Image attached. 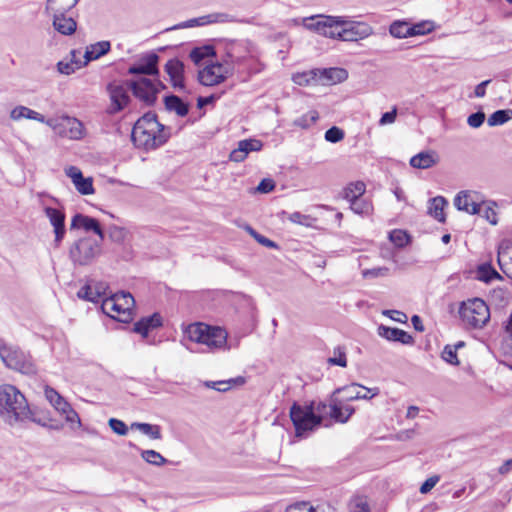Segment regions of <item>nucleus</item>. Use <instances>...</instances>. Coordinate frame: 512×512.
I'll list each match as a JSON object with an SVG mask.
<instances>
[{
	"label": "nucleus",
	"instance_id": "f257e3e1",
	"mask_svg": "<svg viewBox=\"0 0 512 512\" xmlns=\"http://www.w3.org/2000/svg\"><path fill=\"white\" fill-rule=\"evenodd\" d=\"M170 127L161 124L156 114L148 112L134 124L131 139L133 144L145 151L164 145L171 136Z\"/></svg>",
	"mask_w": 512,
	"mask_h": 512
},
{
	"label": "nucleus",
	"instance_id": "f03ea898",
	"mask_svg": "<svg viewBox=\"0 0 512 512\" xmlns=\"http://www.w3.org/2000/svg\"><path fill=\"white\" fill-rule=\"evenodd\" d=\"M29 409L25 396L12 385L0 386V417L9 425H16L30 419Z\"/></svg>",
	"mask_w": 512,
	"mask_h": 512
},
{
	"label": "nucleus",
	"instance_id": "7ed1b4c3",
	"mask_svg": "<svg viewBox=\"0 0 512 512\" xmlns=\"http://www.w3.org/2000/svg\"><path fill=\"white\" fill-rule=\"evenodd\" d=\"M185 335L190 341L205 346L204 352L221 349L227 343V332L224 329L203 323L190 324L185 330Z\"/></svg>",
	"mask_w": 512,
	"mask_h": 512
},
{
	"label": "nucleus",
	"instance_id": "20e7f679",
	"mask_svg": "<svg viewBox=\"0 0 512 512\" xmlns=\"http://www.w3.org/2000/svg\"><path fill=\"white\" fill-rule=\"evenodd\" d=\"M0 358L8 368L22 374L34 375L37 372L36 365L29 353L3 339H0Z\"/></svg>",
	"mask_w": 512,
	"mask_h": 512
},
{
	"label": "nucleus",
	"instance_id": "39448f33",
	"mask_svg": "<svg viewBox=\"0 0 512 512\" xmlns=\"http://www.w3.org/2000/svg\"><path fill=\"white\" fill-rule=\"evenodd\" d=\"M135 300L130 293L120 292L102 301L101 309L107 316L119 322L128 323L132 320Z\"/></svg>",
	"mask_w": 512,
	"mask_h": 512
},
{
	"label": "nucleus",
	"instance_id": "423d86ee",
	"mask_svg": "<svg viewBox=\"0 0 512 512\" xmlns=\"http://www.w3.org/2000/svg\"><path fill=\"white\" fill-rule=\"evenodd\" d=\"M459 314L464 324L472 328H482L490 319L489 307L480 298L464 301Z\"/></svg>",
	"mask_w": 512,
	"mask_h": 512
},
{
	"label": "nucleus",
	"instance_id": "0eeeda50",
	"mask_svg": "<svg viewBox=\"0 0 512 512\" xmlns=\"http://www.w3.org/2000/svg\"><path fill=\"white\" fill-rule=\"evenodd\" d=\"M342 22V16L318 14L304 17L302 19V26L324 37L336 39L339 23Z\"/></svg>",
	"mask_w": 512,
	"mask_h": 512
},
{
	"label": "nucleus",
	"instance_id": "6e6552de",
	"mask_svg": "<svg viewBox=\"0 0 512 512\" xmlns=\"http://www.w3.org/2000/svg\"><path fill=\"white\" fill-rule=\"evenodd\" d=\"M100 239L83 237L76 241L70 248V258L79 265L90 264L101 253Z\"/></svg>",
	"mask_w": 512,
	"mask_h": 512
},
{
	"label": "nucleus",
	"instance_id": "1a4fd4ad",
	"mask_svg": "<svg viewBox=\"0 0 512 512\" xmlns=\"http://www.w3.org/2000/svg\"><path fill=\"white\" fill-rule=\"evenodd\" d=\"M46 125L52 128L60 137L70 140H81L86 134L84 124L77 118L67 115L59 118H49Z\"/></svg>",
	"mask_w": 512,
	"mask_h": 512
},
{
	"label": "nucleus",
	"instance_id": "9d476101",
	"mask_svg": "<svg viewBox=\"0 0 512 512\" xmlns=\"http://www.w3.org/2000/svg\"><path fill=\"white\" fill-rule=\"evenodd\" d=\"M290 418L295 427L296 436L303 437L306 432L321 424V417L314 414L312 407L294 403L290 409Z\"/></svg>",
	"mask_w": 512,
	"mask_h": 512
},
{
	"label": "nucleus",
	"instance_id": "9b49d317",
	"mask_svg": "<svg viewBox=\"0 0 512 512\" xmlns=\"http://www.w3.org/2000/svg\"><path fill=\"white\" fill-rule=\"evenodd\" d=\"M129 86L133 95L148 106L155 103L157 94L165 88L160 80L146 77L129 81Z\"/></svg>",
	"mask_w": 512,
	"mask_h": 512
},
{
	"label": "nucleus",
	"instance_id": "f8f14e48",
	"mask_svg": "<svg viewBox=\"0 0 512 512\" xmlns=\"http://www.w3.org/2000/svg\"><path fill=\"white\" fill-rule=\"evenodd\" d=\"M44 394L53 408L64 417L72 428L81 427V419L72 406L52 387L46 386Z\"/></svg>",
	"mask_w": 512,
	"mask_h": 512
},
{
	"label": "nucleus",
	"instance_id": "ddd939ff",
	"mask_svg": "<svg viewBox=\"0 0 512 512\" xmlns=\"http://www.w3.org/2000/svg\"><path fill=\"white\" fill-rule=\"evenodd\" d=\"M342 23H339L337 40L356 42L369 37L373 33L372 27L365 22L350 21L342 16Z\"/></svg>",
	"mask_w": 512,
	"mask_h": 512
},
{
	"label": "nucleus",
	"instance_id": "4468645a",
	"mask_svg": "<svg viewBox=\"0 0 512 512\" xmlns=\"http://www.w3.org/2000/svg\"><path fill=\"white\" fill-rule=\"evenodd\" d=\"M233 73V68L228 64H209L198 73L199 82L204 86H214L223 82Z\"/></svg>",
	"mask_w": 512,
	"mask_h": 512
},
{
	"label": "nucleus",
	"instance_id": "2eb2a0df",
	"mask_svg": "<svg viewBox=\"0 0 512 512\" xmlns=\"http://www.w3.org/2000/svg\"><path fill=\"white\" fill-rule=\"evenodd\" d=\"M131 90L129 81H113L107 85V92L111 101V112L116 113L124 109L130 101L128 91Z\"/></svg>",
	"mask_w": 512,
	"mask_h": 512
},
{
	"label": "nucleus",
	"instance_id": "dca6fc26",
	"mask_svg": "<svg viewBox=\"0 0 512 512\" xmlns=\"http://www.w3.org/2000/svg\"><path fill=\"white\" fill-rule=\"evenodd\" d=\"M334 394H342L344 401H353L358 399L369 400L379 394V388H366L358 383L338 388Z\"/></svg>",
	"mask_w": 512,
	"mask_h": 512
},
{
	"label": "nucleus",
	"instance_id": "f3484780",
	"mask_svg": "<svg viewBox=\"0 0 512 512\" xmlns=\"http://www.w3.org/2000/svg\"><path fill=\"white\" fill-rule=\"evenodd\" d=\"M43 211L45 216L49 219L55 234V245L58 247L66 234L65 229V213L62 210L44 206Z\"/></svg>",
	"mask_w": 512,
	"mask_h": 512
},
{
	"label": "nucleus",
	"instance_id": "a211bd4d",
	"mask_svg": "<svg viewBox=\"0 0 512 512\" xmlns=\"http://www.w3.org/2000/svg\"><path fill=\"white\" fill-rule=\"evenodd\" d=\"M159 56L155 53H149L142 57L138 63L132 65L128 69V73L132 75H159L158 69Z\"/></svg>",
	"mask_w": 512,
	"mask_h": 512
},
{
	"label": "nucleus",
	"instance_id": "6ab92c4d",
	"mask_svg": "<svg viewBox=\"0 0 512 512\" xmlns=\"http://www.w3.org/2000/svg\"><path fill=\"white\" fill-rule=\"evenodd\" d=\"M329 411L327 412L331 419L338 423H346L355 412V409L347 404H344L343 398H338L337 394L332 395L329 404Z\"/></svg>",
	"mask_w": 512,
	"mask_h": 512
},
{
	"label": "nucleus",
	"instance_id": "aec40b11",
	"mask_svg": "<svg viewBox=\"0 0 512 512\" xmlns=\"http://www.w3.org/2000/svg\"><path fill=\"white\" fill-rule=\"evenodd\" d=\"M454 205L458 210L465 211L472 215L483 211V207L480 202H478V194L476 192H459L454 199Z\"/></svg>",
	"mask_w": 512,
	"mask_h": 512
},
{
	"label": "nucleus",
	"instance_id": "412c9836",
	"mask_svg": "<svg viewBox=\"0 0 512 512\" xmlns=\"http://www.w3.org/2000/svg\"><path fill=\"white\" fill-rule=\"evenodd\" d=\"M65 174L74 184L76 190L82 195L94 194L93 179L85 178L81 170L76 166H68L65 168Z\"/></svg>",
	"mask_w": 512,
	"mask_h": 512
},
{
	"label": "nucleus",
	"instance_id": "4be33fe9",
	"mask_svg": "<svg viewBox=\"0 0 512 512\" xmlns=\"http://www.w3.org/2000/svg\"><path fill=\"white\" fill-rule=\"evenodd\" d=\"M235 22V18L227 13H211L198 18H193L183 23L178 24L174 28H190L195 26H204L213 23H231Z\"/></svg>",
	"mask_w": 512,
	"mask_h": 512
},
{
	"label": "nucleus",
	"instance_id": "5701e85b",
	"mask_svg": "<svg viewBox=\"0 0 512 512\" xmlns=\"http://www.w3.org/2000/svg\"><path fill=\"white\" fill-rule=\"evenodd\" d=\"M71 229H83L86 232L93 231L100 241L104 240V232L100 226V223L97 219L92 218L90 216L77 213L72 217L71 220Z\"/></svg>",
	"mask_w": 512,
	"mask_h": 512
},
{
	"label": "nucleus",
	"instance_id": "b1692460",
	"mask_svg": "<svg viewBox=\"0 0 512 512\" xmlns=\"http://www.w3.org/2000/svg\"><path fill=\"white\" fill-rule=\"evenodd\" d=\"M165 72L168 74L171 85L175 89L183 90L184 84V64L179 59H170L164 67Z\"/></svg>",
	"mask_w": 512,
	"mask_h": 512
},
{
	"label": "nucleus",
	"instance_id": "393cba45",
	"mask_svg": "<svg viewBox=\"0 0 512 512\" xmlns=\"http://www.w3.org/2000/svg\"><path fill=\"white\" fill-rule=\"evenodd\" d=\"M262 146V142L257 139L241 140L238 142L237 148L231 151L229 158L233 162H242L246 159L249 152L260 151Z\"/></svg>",
	"mask_w": 512,
	"mask_h": 512
},
{
	"label": "nucleus",
	"instance_id": "a878e982",
	"mask_svg": "<svg viewBox=\"0 0 512 512\" xmlns=\"http://www.w3.org/2000/svg\"><path fill=\"white\" fill-rule=\"evenodd\" d=\"M67 13L49 14L52 17V26L61 35L70 36L77 30V22L72 17H67Z\"/></svg>",
	"mask_w": 512,
	"mask_h": 512
},
{
	"label": "nucleus",
	"instance_id": "bb28decb",
	"mask_svg": "<svg viewBox=\"0 0 512 512\" xmlns=\"http://www.w3.org/2000/svg\"><path fill=\"white\" fill-rule=\"evenodd\" d=\"M439 162V155L434 150H425L411 157L409 163L416 169H429Z\"/></svg>",
	"mask_w": 512,
	"mask_h": 512
},
{
	"label": "nucleus",
	"instance_id": "cd10ccee",
	"mask_svg": "<svg viewBox=\"0 0 512 512\" xmlns=\"http://www.w3.org/2000/svg\"><path fill=\"white\" fill-rule=\"evenodd\" d=\"M348 77V72L343 68H328L318 69V82L323 85H332L345 81Z\"/></svg>",
	"mask_w": 512,
	"mask_h": 512
},
{
	"label": "nucleus",
	"instance_id": "c85d7f7f",
	"mask_svg": "<svg viewBox=\"0 0 512 512\" xmlns=\"http://www.w3.org/2000/svg\"><path fill=\"white\" fill-rule=\"evenodd\" d=\"M378 334L388 341L400 342L402 344H412L413 337L406 331L399 328H392L384 325L378 327Z\"/></svg>",
	"mask_w": 512,
	"mask_h": 512
},
{
	"label": "nucleus",
	"instance_id": "c756f323",
	"mask_svg": "<svg viewBox=\"0 0 512 512\" xmlns=\"http://www.w3.org/2000/svg\"><path fill=\"white\" fill-rule=\"evenodd\" d=\"M162 326V317L159 313L143 317L134 324L133 331L140 334L142 337H147L150 330Z\"/></svg>",
	"mask_w": 512,
	"mask_h": 512
},
{
	"label": "nucleus",
	"instance_id": "7c9ffc66",
	"mask_svg": "<svg viewBox=\"0 0 512 512\" xmlns=\"http://www.w3.org/2000/svg\"><path fill=\"white\" fill-rule=\"evenodd\" d=\"M498 264L502 272L512 279V243H502L498 249Z\"/></svg>",
	"mask_w": 512,
	"mask_h": 512
},
{
	"label": "nucleus",
	"instance_id": "2f4dec72",
	"mask_svg": "<svg viewBox=\"0 0 512 512\" xmlns=\"http://www.w3.org/2000/svg\"><path fill=\"white\" fill-rule=\"evenodd\" d=\"M111 49L109 41H99L94 44H90L86 47V51L83 55L84 64L87 65L90 61L97 60L103 55L107 54Z\"/></svg>",
	"mask_w": 512,
	"mask_h": 512
},
{
	"label": "nucleus",
	"instance_id": "473e14b6",
	"mask_svg": "<svg viewBox=\"0 0 512 512\" xmlns=\"http://www.w3.org/2000/svg\"><path fill=\"white\" fill-rule=\"evenodd\" d=\"M10 118L14 121H19V120L25 118V119L35 120V121L45 123V124L47 121V119L42 114H40L26 106H22V105L16 106L15 108H13L11 110Z\"/></svg>",
	"mask_w": 512,
	"mask_h": 512
},
{
	"label": "nucleus",
	"instance_id": "72a5a7b5",
	"mask_svg": "<svg viewBox=\"0 0 512 512\" xmlns=\"http://www.w3.org/2000/svg\"><path fill=\"white\" fill-rule=\"evenodd\" d=\"M80 0H47L45 12L47 14L68 13Z\"/></svg>",
	"mask_w": 512,
	"mask_h": 512
},
{
	"label": "nucleus",
	"instance_id": "f704fd0d",
	"mask_svg": "<svg viewBox=\"0 0 512 512\" xmlns=\"http://www.w3.org/2000/svg\"><path fill=\"white\" fill-rule=\"evenodd\" d=\"M447 200L442 196H436L429 201L428 213L439 222L445 221L444 208L447 206Z\"/></svg>",
	"mask_w": 512,
	"mask_h": 512
},
{
	"label": "nucleus",
	"instance_id": "c9c22d12",
	"mask_svg": "<svg viewBox=\"0 0 512 512\" xmlns=\"http://www.w3.org/2000/svg\"><path fill=\"white\" fill-rule=\"evenodd\" d=\"M164 103L167 110L174 111L178 116L184 117L188 114L189 106L176 95L165 97Z\"/></svg>",
	"mask_w": 512,
	"mask_h": 512
},
{
	"label": "nucleus",
	"instance_id": "e433bc0d",
	"mask_svg": "<svg viewBox=\"0 0 512 512\" xmlns=\"http://www.w3.org/2000/svg\"><path fill=\"white\" fill-rule=\"evenodd\" d=\"M132 430H138L150 439L158 440L162 438L161 427L156 424L133 422L131 424Z\"/></svg>",
	"mask_w": 512,
	"mask_h": 512
},
{
	"label": "nucleus",
	"instance_id": "4c0bfd02",
	"mask_svg": "<svg viewBox=\"0 0 512 512\" xmlns=\"http://www.w3.org/2000/svg\"><path fill=\"white\" fill-rule=\"evenodd\" d=\"M294 83L300 86H307L312 83L318 82V69H313L310 71L299 72L293 75L292 77Z\"/></svg>",
	"mask_w": 512,
	"mask_h": 512
},
{
	"label": "nucleus",
	"instance_id": "58836bf2",
	"mask_svg": "<svg viewBox=\"0 0 512 512\" xmlns=\"http://www.w3.org/2000/svg\"><path fill=\"white\" fill-rule=\"evenodd\" d=\"M349 512H371L367 497L361 495L353 496L348 502Z\"/></svg>",
	"mask_w": 512,
	"mask_h": 512
},
{
	"label": "nucleus",
	"instance_id": "ea45409f",
	"mask_svg": "<svg viewBox=\"0 0 512 512\" xmlns=\"http://www.w3.org/2000/svg\"><path fill=\"white\" fill-rule=\"evenodd\" d=\"M476 277L478 280L486 283L492 281L493 279L501 278L499 273L490 264L480 265L477 269Z\"/></svg>",
	"mask_w": 512,
	"mask_h": 512
},
{
	"label": "nucleus",
	"instance_id": "a19ab883",
	"mask_svg": "<svg viewBox=\"0 0 512 512\" xmlns=\"http://www.w3.org/2000/svg\"><path fill=\"white\" fill-rule=\"evenodd\" d=\"M214 54L212 46L196 47L190 52V58L196 65H200L204 59L212 57Z\"/></svg>",
	"mask_w": 512,
	"mask_h": 512
},
{
	"label": "nucleus",
	"instance_id": "79ce46f5",
	"mask_svg": "<svg viewBox=\"0 0 512 512\" xmlns=\"http://www.w3.org/2000/svg\"><path fill=\"white\" fill-rule=\"evenodd\" d=\"M390 34L395 38H407L410 35V25L405 21H394L389 28Z\"/></svg>",
	"mask_w": 512,
	"mask_h": 512
},
{
	"label": "nucleus",
	"instance_id": "37998d69",
	"mask_svg": "<svg viewBox=\"0 0 512 512\" xmlns=\"http://www.w3.org/2000/svg\"><path fill=\"white\" fill-rule=\"evenodd\" d=\"M243 383H244V378L237 377V378L223 380V381H210V382H206L205 385L207 387L215 389L217 391L225 392V391H228L232 387V385L243 384Z\"/></svg>",
	"mask_w": 512,
	"mask_h": 512
},
{
	"label": "nucleus",
	"instance_id": "c03bdc74",
	"mask_svg": "<svg viewBox=\"0 0 512 512\" xmlns=\"http://www.w3.org/2000/svg\"><path fill=\"white\" fill-rule=\"evenodd\" d=\"M365 192V184L361 181H357L349 184L344 189V198L348 201L355 200L357 198H361V196Z\"/></svg>",
	"mask_w": 512,
	"mask_h": 512
},
{
	"label": "nucleus",
	"instance_id": "a18cd8bd",
	"mask_svg": "<svg viewBox=\"0 0 512 512\" xmlns=\"http://www.w3.org/2000/svg\"><path fill=\"white\" fill-rule=\"evenodd\" d=\"M84 66H86L84 64V61L83 62H73V61H69L67 58H65L64 60H61L57 63V71L60 74L71 75L75 71L81 69Z\"/></svg>",
	"mask_w": 512,
	"mask_h": 512
},
{
	"label": "nucleus",
	"instance_id": "49530a36",
	"mask_svg": "<svg viewBox=\"0 0 512 512\" xmlns=\"http://www.w3.org/2000/svg\"><path fill=\"white\" fill-rule=\"evenodd\" d=\"M510 119H512V110H497L489 116L487 122L489 126H498L508 122Z\"/></svg>",
	"mask_w": 512,
	"mask_h": 512
},
{
	"label": "nucleus",
	"instance_id": "de8ad7c7",
	"mask_svg": "<svg viewBox=\"0 0 512 512\" xmlns=\"http://www.w3.org/2000/svg\"><path fill=\"white\" fill-rule=\"evenodd\" d=\"M349 202L351 210L356 214L368 215L372 211L371 203L363 198L353 199Z\"/></svg>",
	"mask_w": 512,
	"mask_h": 512
},
{
	"label": "nucleus",
	"instance_id": "09e8293b",
	"mask_svg": "<svg viewBox=\"0 0 512 512\" xmlns=\"http://www.w3.org/2000/svg\"><path fill=\"white\" fill-rule=\"evenodd\" d=\"M141 457L147 463L154 466H162L167 463V459L155 450H143L141 452Z\"/></svg>",
	"mask_w": 512,
	"mask_h": 512
},
{
	"label": "nucleus",
	"instance_id": "8fccbe9b",
	"mask_svg": "<svg viewBox=\"0 0 512 512\" xmlns=\"http://www.w3.org/2000/svg\"><path fill=\"white\" fill-rule=\"evenodd\" d=\"M77 296L80 299H84L90 302H98L99 298L101 296V292L95 288H93L91 285H85L83 286L78 292Z\"/></svg>",
	"mask_w": 512,
	"mask_h": 512
},
{
	"label": "nucleus",
	"instance_id": "3c124183",
	"mask_svg": "<svg viewBox=\"0 0 512 512\" xmlns=\"http://www.w3.org/2000/svg\"><path fill=\"white\" fill-rule=\"evenodd\" d=\"M328 363L330 365H337L340 367L347 366L346 352L345 349L341 346L334 348L333 356L328 358Z\"/></svg>",
	"mask_w": 512,
	"mask_h": 512
},
{
	"label": "nucleus",
	"instance_id": "603ef678",
	"mask_svg": "<svg viewBox=\"0 0 512 512\" xmlns=\"http://www.w3.org/2000/svg\"><path fill=\"white\" fill-rule=\"evenodd\" d=\"M434 29L433 22L430 21H424L417 24H414L410 26V35L412 36H418V35H425L427 33H430Z\"/></svg>",
	"mask_w": 512,
	"mask_h": 512
},
{
	"label": "nucleus",
	"instance_id": "864d4df0",
	"mask_svg": "<svg viewBox=\"0 0 512 512\" xmlns=\"http://www.w3.org/2000/svg\"><path fill=\"white\" fill-rule=\"evenodd\" d=\"M389 273V268L387 267H374L371 269H364L362 271V276L365 279H374L379 277H386Z\"/></svg>",
	"mask_w": 512,
	"mask_h": 512
},
{
	"label": "nucleus",
	"instance_id": "5fc2aeb1",
	"mask_svg": "<svg viewBox=\"0 0 512 512\" xmlns=\"http://www.w3.org/2000/svg\"><path fill=\"white\" fill-rule=\"evenodd\" d=\"M318 119V113L317 111H309L307 114H304L302 115L301 117H299L296 121H295V124L302 127V128H307L309 126H311L312 124H314Z\"/></svg>",
	"mask_w": 512,
	"mask_h": 512
},
{
	"label": "nucleus",
	"instance_id": "6e6d98bb",
	"mask_svg": "<svg viewBox=\"0 0 512 512\" xmlns=\"http://www.w3.org/2000/svg\"><path fill=\"white\" fill-rule=\"evenodd\" d=\"M345 133L342 129L333 126L325 132V140L331 143H338L344 139Z\"/></svg>",
	"mask_w": 512,
	"mask_h": 512
},
{
	"label": "nucleus",
	"instance_id": "4d7b16f0",
	"mask_svg": "<svg viewBox=\"0 0 512 512\" xmlns=\"http://www.w3.org/2000/svg\"><path fill=\"white\" fill-rule=\"evenodd\" d=\"M442 359L451 365H459L456 348L452 347V345H446L444 347L442 351Z\"/></svg>",
	"mask_w": 512,
	"mask_h": 512
},
{
	"label": "nucleus",
	"instance_id": "13d9d810",
	"mask_svg": "<svg viewBox=\"0 0 512 512\" xmlns=\"http://www.w3.org/2000/svg\"><path fill=\"white\" fill-rule=\"evenodd\" d=\"M108 424L113 432L118 435L124 436L128 433V427L122 420L111 418L109 419Z\"/></svg>",
	"mask_w": 512,
	"mask_h": 512
},
{
	"label": "nucleus",
	"instance_id": "bf43d9fd",
	"mask_svg": "<svg viewBox=\"0 0 512 512\" xmlns=\"http://www.w3.org/2000/svg\"><path fill=\"white\" fill-rule=\"evenodd\" d=\"M289 221L295 224L310 226L312 222V217L309 215L302 214L300 212H293L288 216Z\"/></svg>",
	"mask_w": 512,
	"mask_h": 512
},
{
	"label": "nucleus",
	"instance_id": "052dcab7",
	"mask_svg": "<svg viewBox=\"0 0 512 512\" xmlns=\"http://www.w3.org/2000/svg\"><path fill=\"white\" fill-rule=\"evenodd\" d=\"M389 238L398 247H403L408 242V235L402 230H393Z\"/></svg>",
	"mask_w": 512,
	"mask_h": 512
},
{
	"label": "nucleus",
	"instance_id": "680f3d73",
	"mask_svg": "<svg viewBox=\"0 0 512 512\" xmlns=\"http://www.w3.org/2000/svg\"><path fill=\"white\" fill-rule=\"evenodd\" d=\"M480 204L483 207V211L479 214L482 215L489 223L493 225L497 224V215L495 210L483 202Z\"/></svg>",
	"mask_w": 512,
	"mask_h": 512
},
{
	"label": "nucleus",
	"instance_id": "e2e57ef3",
	"mask_svg": "<svg viewBox=\"0 0 512 512\" xmlns=\"http://www.w3.org/2000/svg\"><path fill=\"white\" fill-rule=\"evenodd\" d=\"M440 481L439 475H433L425 480V482L421 485L419 491L421 494H427L430 492L436 484Z\"/></svg>",
	"mask_w": 512,
	"mask_h": 512
},
{
	"label": "nucleus",
	"instance_id": "0e129e2a",
	"mask_svg": "<svg viewBox=\"0 0 512 512\" xmlns=\"http://www.w3.org/2000/svg\"><path fill=\"white\" fill-rule=\"evenodd\" d=\"M485 120V114L481 111L471 114L468 119L467 123L472 128H479Z\"/></svg>",
	"mask_w": 512,
	"mask_h": 512
},
{
	"label": "nucleus",
	"instance_id": "69168bd1",
	"mask_svg": "<svg viewBox=\"0 0 512 512\" xmlns=\"http://www.w3.org/2000/svg\"><path fill=\"white\" fill-rule=\"evenodd\" d=\"M126 236V232L123 228L118 226H112L109 229V237L114 242H122L124 241Z\"/></svg>",
	"mask_w": 512,
	"mask_h": 512
},
{
	"label": "nucleus",
	"instance_id": "338daca9",
	"mask_svg": "<svg viewBox=\"0 0 512 512\" xmlns=\"http://www.w3.org/2000/svg\"><path fill=\"white\" fill-rule=\"evenodd\" d=\"M397 116V109L394 107L391 111L384 113L380 120L379 125L384 126L395 122Z\"/></svg>",
	"mask_w": 512,
	"mask_h": 512
},
{
	"label": "nucleus",
	"instance_id": "774afa93",
	"mask_svg": "<svg viewBox=\"0 0 512 512\" xmlns=\"http://www.w3.org/2000/svg\"><path fill=\"white\" fill-rule=\"evenodd\" d=\"M286 512H314V509L308 503L302 502L289 506Z\"/></svg>",
	"mask_w": 512,
	"mask_h": 512
}]
</instances>
